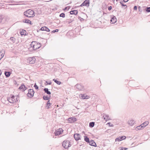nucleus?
<instances>
[{
    "instance_id": "nucleus-1",
    "label": "nucleus",
    "mask_w": 150,
    "mask_h": 150,
    "mask_svg": "<svg viewBox=\"0 0 150 150\" xmlns=\"http://www.w3.org/2000/svg\"><path fill=\"white\" fill-rule=\"evenodd\" d=\"M30 45L31 47H33V49L34 50H37V49H39L41 46L40 43L36 41H33Z\"/></svg>"
},
{
    "instance_id": "nucleus-2",
    "label": "nucleus",
    "mask_w": 150,
    "mask_h": 150,
    "mask_svg": "<svg viewBox=\"0 0 150 150\" xmlns=\"http://www.w3.org/2000/svg\"><path fill=\"white\" fill-rule=\"evenodd\" d=\"M13 98L10 97L9 98H5L3 97L1 99V101L2 102L6 104L8 103V102H9L11 103H14L16 102V101H13Z\"/></svg>"
},
{
    "instance_id": "nucleus-3",
    "label": "nucleus",
    "mask_w": 150,
    "mask_h": 150,
    "mask_svg": "<svg viewBox=\"0 0 150 150\" xmlns=\"http://www.w3.org/2000/svg\"><path fill=\"white\" fill-rule=\"evenodd\" d=\"M24 15L28 17H32L34 16V12L30 9L27 10L24 13Z\"/></svg>"
},
{
    "instance_id": "nucleus-4",
    "label": "nucleus",
    "mask_w": 150,
    "mask_h": 150,
    "mask_svg": "<svg viewBox=\"0 0 150 150\" xmlns=\"http://www.w3.org/2000/svg\"><path fill=\"white\" fill-rule=\"evenodd\" d=\"M69 142L68 140H64L62 143V146L65 149H67L69 147L71 146L69 144Z\"/></svg>"
},
{
    "instance_id": "nucleus-5",
    "label": "nucleus",
    "mask_w": 150,
    "mask_h": 150,
    "mask_svg": "<svg viewBox=\"0 0 150 150\" xmlns=\"http://www.w3.org/2000/svg\"><path fill=\"white\" fill-rule=\"evenodd\" d=\"M27 62L30 64H33L35 63L36 59L35 57H29L27 59Z\"/></svg>"
},
{
    "instance_id": "nucleus-6",
    "label": "nucleus",
    "mask_w": 150,
    "mask_h": 150,
    "mask_svg": "<svg viewBox=\"0 0 150 150\" xmlns=\"http://www.w3.org/2000/svg\"><path fill=\"white\" fill-rule=\"evenodd\" d=\"M34 93V91L33 89H30L28 90V93L27 94V96L30 98L32 97Z\"/></svg>"
},
{
    "instance_id": "nucleus-7",
    "label": "nucleus",
    "mask_w": 150,
    "mask_h": 150,
    "mask_svg": "<svg viewBox=\"0 0 150 150\" xmlns=\"http://www.w3.org/2000/svg\"><path fill=\"white\" fill-rule=\"evenodd\" d=\"M63 131V130L62 128H59L55 130L54 133L55 136H58L61 134Z\"/></svg>"
},
{
    "instance_id": "nucleus-8",
    "label": "nucleus",
    "mask_w": 150,
    "mask_h": 150,
    "mask_svg": "<svg viewBox=\"0 0 150 150\" xmlns=\"http://www.w3.org/2000/svg\"><path fill=\"white\" fill-rule=\"evenodd\" d=\"M75 87L79 91H82L84 90L83 86L80 84H77L75 86Z\"/></svg>"
},
{
    "instance_id": "nucleus-9",
    "label": "nucleus",
    "mask_w": 150,
    "mask_h": 150,
    "mask_svg": "<svg viewBox=\"0 0 150 150\" xmlns=\"http://www.w3.org/2000/svg\"><path fill=\"white\" fill-rule=\"evenodd\" d=\"M67 120L69 123H73L76 121V119L75 117H71L68 118Z\"/></svg>"
},
{
    "instance_id": "nucleus-10",
    "label": "nucleus",
    "mask_w": 150,
    "mask_h": 150,
    "mask_svg": "<svg viewBox=\"0 0 150 150\" xmlns=\"http://www.w3.org/2000/svg\"><path fill=\"white\" fill-rule=\"evenodd\" d=\"M117 21V19L116 17L114 16H112L111 17V20H110V23L111 24L115 23Z\"/></svg>"
},
{
    "instance_id": "nucleus-11",
    "label": "nucleus",
    "mask_w": 150,
    "mask_h": 150,
    "mask_svg": "<svg viewBox=\"0 0 150 150\" xmlns=\"http://www.w3.org/2000/svg\"><path fill=\"white\" fill-rule=\"evenodd\" d=\"M74 136L76 141H78L81 139V136L79 134H75L74 135Z\"/></svg>"
},
{
    "instance_id": "nucleus-12",
    "label": "nucleus",
    "mask_w": 150,
    "mask_h": 150,
    "mask_svg": "<svg viewBox=\"0 0 150 150\" xmlns=\"http://www.w3.org/2000/svg\"><path fill=\"white\" fill-rule=\"evenodd\" d=\"M128 124L131 126L133 125L135 123V121L132 119H130L128 122Z\"/></svg>"
},
{
    "instance_id": "nucleus-13",
    "label": "nucleus",
    "mask_w": 150,
    "mask_h": 150,
    "mask_svg": "<svg viewBox=\"0 0 150 150\" xmlns=\"http://www.w3.org/2000/svg\"><path fill=\"white\" fill-rule=\"evenodd\" d=\"M91 146L96 147L97 145L96 143L94 142L93 140H91L88 143Z\"/></svg>"
},
{
    "instance_id": "nucleus-14",
    "label": "nucleus",
    "mask_w": 150,
    "mask_h": 150,
    "mask_svg": "<svg viewBox=\"0 0 150 150\" xmlns=\"http://www.w3.org/2000/svg\"><path fill=\"white\" fill-rule=\"evenodd\" d=\"M19 89L24 91L27 89V88L24 84H22L19 87Z\"/></svg>"
},
{
    "instance_id": "nucleus-15",
    "label": "nucleus",
    "mask_w": 150,
    "mask_h": 150,
    "mask_svg": "<svg viewBox=\"0 0 150 150\" xmlns=\"http://www.w3.org/2000/svg\"><path fill=\"white\" fill-rule=\"evenodd\" d=\"M81 97L82 99H87L89 98V96L85 94H81Z\"/></svg>"
},
{
    "instance_id": "nucleus-16",
    "label": "nucleus",
    "mask_w": 150,
    "mask_h": 150,
    "mask_svg": "<svg viewBox=\"0 0 150 150\" xmlns=\"http://www.w3.org/2000/svg\"><path fill=\"white\" fill-rule=\"evenodd\" d=\"M40 30H45L47 32H50V30L47 27L44 26L41 28Z\"/></svg>"
},
{
    "instance_id": "nucleus-17",
    "label": "nucleus",
    "mask_w": 150,
    "mask_h": 150,
    "mask_svg": "<svg viewBox=\"0 0 150 150\" xmlns=\"http://www.w3.org/2000/svg\"><path fill=\"white\" fill-rule=\"evenodd\" d=\"M103 117L106 121L110 119L109 115L105 114H103Z\"/></svg>"
},
{
    "instance_id": "nucleus-18",
    "label": "nucleus",
    "mask_w": 150,
    "mask_h": 150,
    "mask_svg": "<svg viewBox=\"0 0 150 150\" xmlns=\"http://www.w3.org/2000/svg\"><path fill=\"white\" fill-rule=\"evenodd\" d=\"M78 13V11L77 10H72L70 12V14L72 15L74 14L75 15H76Z\"/></svg>"
},
{
    "instance_id": "nucleus-19",
    "label": "nucleus",
    "mask_w": 150,
    "mask_h": 150,
    "mask_svg": "<svg viewBox=\"0 0 150 150\" xmlns=\"http://www.w3.org/2000/svg\"><path fill=\"white\" fill-rule=\"evenodd\" d=\"M90 0H86L83 2L85 6L88 7L89 6Z\"/></svg>"
},
{
    "instance_id": "nucleus-20",
    "label": "nucleus",
    "mask_w": 150,
    "mask_h": 150,
    "mask_svg": "<svg viewBox=\"0 0 150 150\" xmlns=\"http://www.w3.org/2000/svg\"><path fill=\"white\" fill-rule=\"evenodd\" d=\"M44 91L45 93H47L48 95H50L51 94V92L49 91L48 89L47 88H45L44 89Z\"/></svg>"
},
{
    "instance_id": "nucleus-21",
    "label": "nucleus",
    "mask_w": 150,
    "mask_h": 150,
    "mask_svg": "<svg viewBox=\"0 0 150 150\" xmlns=\"http://www.w3.org/2000/svg\"><path fill=\"white\" fill-rule=\"evenodd\" d=\"M26 31L24 30H23L21 31L20 32V34L21 35H26Z\"/></svg>"
},
{
    "instance_id": "nucleus-22",
    "label": "nucleus",
    "mask_w": 150,
    "mask_h": 150,
    "mask_svg": "<svg viewBox=\"0 0 150 150\" xmlns=\"http://www.w3.org/2000/svg\"><path fill=\"white\" fill-rule=\"evenodd\" d=\"M4 74L6 77H8L10 76L11 74V73L9 71H5Z\"/></svg>"
},
{
    "instance_id": "nucleus-23",
    "label": "nucleus",
    "mask_w": 150,
    "mask_h": 150,
    "mask_svg": "<svg viewBox=\"0 0 150 150\" xmlns=\"http://www.w3.org/2000/svg\"><path fill=\"white\" fill-rule=\"evenodd\" d=\"M142 125H141L139 126H137L135 128V130L137 131L138 130H140L142 129Z\"/></svg>"
},
{
    "instance_id": "nucleus-24",
    "label": "nucleus",
    "mask_w": 150,
    "mask_h": 150,
    "mask_svg": "<svg viewBox=\"0 0 150 150\" xmlns=\"http://www.w3.org/2000/svg\"><path fill=\"white\" fill-rule=\"evenodd\" d=\"M84 139L85 141L86 142H87L88 143L90 141L89 140V138L87 137L86 136H84Z\"/></svg>"
},
{
    "instance_id": "nucleus-25",
    "label": "nucleus",
    "mask_w": 150,
    "mask_h": 150,
    "mask_svg": "<svg viewBox=\"0 0 150 150\" xmlns=\"http://www.w3.org/2000/svg\"><path fill=\"white\" fill-rule=\"evenodd\" d=\"M23 22H24V23H29L31 24V21L30 20H28V19L23 20Z\"/></svg>"
},
{
    "instance_id": "nucleus-26",
    "label": "nucleus",
    "mask_w": 150,
    "mask_h": 150,
    "mask_svg": "<svg viewBox=\"0 0 150 150\" xmlns=\"http://www.w3.org/2000/svg\"><path fill=\"white\" fill-rule=\"evenodd\" d=\"M149 124V122L148 121H146L145 122H144L143 124H142V127H146V126L148 125Z\"/></svg>"
},
{
    "instance_id": "nucleus-27",
    "label": "nucleus",
    "mask_w": 150,
    "mask_h": 150,
    "mask_svg": "<svg viewBox=\"0 0 150 150\" xmlns=\"http://www.w3.org/2000/svg\"><path fill=\"white\" fill-rule=\"evenodd\" d=\"M50 96L49 97H48L47 96H43V98L44 100H48L50 99Z\"/></svg>"
},
{
    "instance_id": "nucleus-28",
    "label": "nucleus",
    "mask_w": 150,
    "mask_h": 150,
    "mask_svg": "<svg viewBox=\"0 0 150 150\" xmlns=\"http://www.w3.org/2000/svg\"><path fill=\"white\" fill-rule=\"evenodd\" d=\"M15 96H14L13 95L11 97V98H13L12 99H13V101H16H16H18V100H17V98H18V96H16V98H15Z\"/></svg>"
},
{
    "instance_id": "nucleus-29",
    "label": "nucleus",
    "mask_w": 150,
    "mask_h": 150,
    "mask_svg": "<svg viewBox=\"0 0 150 150\" xmlns=\"http://www.w3.org/2000/svg\"><path fill=\"white\" fill-rule=\"evenodd\" d=\"M15 96H14L13 95L11 97V98H13L12 99H13V101H16H16H18V100H17V98H18V96H16V98H15Z\"/></svg>"
},
{
    "instance_id": "nucleus-30",
    "label": "nucleus",
    "mask_w": 150,
    "mask_h": 150,
    "mask_svg": "<svg viewBox=\"0 0 150 150\" xmlns=\"http://www.w3.org/2000/svg\"><path fill=\"white\" fill-rule=\"evenodd\" d=\"M95 125V122H91L89 123V126L90 127H93Z\"/></svg>"
},
{
    "instance_id": "nucleus-31",
    "label": "nucleus",
    "mask_w": 150,
    "mask_h": 150,
    "mask_svg": "<svg viewBox=\"0 0 150 150\" xmlns=\"http://www.w3.org/2000/svg\"><path fill=\"white\" fill-rule=\"evenodd\" d=\"M53 81L56 83L58 85H60L61 83V82L60 81H59L57 80L56 79H53Z\"/></svg>"
},
{
    "instance_id": "nucleus-32",
    "label": "nucleus",
    "mask_w": 150,
    "mask_h": 150,
    "mask_svg": "<svg viewBox=\"0 0 150 150\" xmlns=\"http://www.w3.org/2000/svg\"><path fill=\"white\" fill-rule=\"evenodd\" d=\"M51 105V103H50V100H48L47 102L46 106V107H47V109H49V107Z\"/></svg>"
},
{
    "instance_id": "nucleus-33",
    "label": "nucleus",
    "mask_w": 150,
    "mask_h": 150,
    "mask_svg": "<svg viewBox=\"0 0 150 150\" xmlns=\"http://www.w3.org/2000/svg\"><path fill=\"white\" fill-rule=\"evenodd\" d=\"M122 140V136L120 137V138H117L115 139V141L120 142Z\"/></svg>"
},
{
    "instance_id": "nucleus-34",
    "label": "nucleus",
    "mask_w": 150,
    "mask_h": 150,
    "mask_svg": "<svg viewBox=\"0 0 150 150\" xmlns=\"http://www.w3.org/2000/svg\"><path fill=\"white\" fill-rule=\"evenodd\" d=\"M138 10H139V14H140L141 13V12L142 11V8L140 6H139L138 7Z\"/></svg>"
},
{
    "instance_id": "nucleus-35",
    "label": "nucleus",
    "mask_w": 150,
    "mask_h": 150,
    "mask_svg": "<svg viewBox=\"0 0 150 150\" xmlns=\"http://www.w3.org/2000/svg\"><path fill=\"white\" fill-rule=\"evenodd\" d=\"M73 21V20L72 19H68L67 20V22L69 24L71 23Z\"/></svg>"
},
{
    "instance_id": "nucleus-36",
    "label": "nucleus",
    "mask_w": 150,
    "mask_h": 150,
    "mask_svg": "<svg viewBox=\"0 0 150 150\" xmlns=\"http://www.w3.org/2000/svg\"><path fill=\"white\" fill-rule=\"evenodd\" d=\"M145 10L147 12H150V7H147L145 9Z\"/></svg>"
},
{
    "instance_id": "nucleus-37",
    "label": "nucleus",
    "mask_w": 150,
    "mask_h": 150,
    "mask_svg": "<svg viewBox=\"0 0 150 150\" xmlns=\"http://www.w3.org/2000/svg\"><path fill=\"white\" fill-rule=\"evenodd\" d=\"M59 17H62V18H64L65 16V14L64 13H62L60 14L59 16Z\"/></svg>"
},
{
    "instance_id": "nucleus-38",
    "label": "nucleus",
    "mask_w": 150,
    "mask_h": 150,
    "mask_svg": "<svg viewBox=\"0 0 150 150\" xmlns=\"http://www.w3.org/2000/svg\"><path fill=\"white\" fill-rule=\"evenodd\" d=\"M10 40L11 41H13V43L15 42V38L13 37H11L10 38Z\"/></svg>"
},
{
    "instance_id": "nucleus-39",
    "label": "nucleus",
    "mask_w": 150,
    "mask_h": 150,
    "mask_svg": "<svg viewBox=\"0 0 150 150\" xmlns=\"http://www.w3.org/2000/svg\"><path fill=\"white\" fill-rule=\"evenodd\" d=\"M46 83L47 84L51 85L52 83L50 81H46Z\"/></svg>"
},
{
    "instance_id": "nucleus-40",
    "label": "nucleus",
    "mask_w": 150,
    "mask_h": 150,
    "mask_svg": "<svg viewBox=\"0 0 150 150\" xmlns=\"http://www.w3.org/2000/svg\"><path fill=\"white\" fill-rule=\"evenodd\" d=\"M34 87L37 90L38 89V86L36 84V83H35L34 85Z\"/></svg>"
},
{
    "instance_id": "nucleus-41",
    "label": "nucleus",
    "mask_w": 150,
    "mask_h": 150,
    "mask_svg": "<svg viewBox=\"0 0 150 150\" xmlns=\"http://www.w3.org/2000/svg\"><path fill=\"white\" fill-rule=\"evenodd\" d=\"M59 31V30L57 29L54 30L52 31L53 33L57 32Z\"/></svg>"
},
{
    "instance_id": "nucleus-42",
    "label": "nucleus",
    "mask_w": 150,
    "mask_h": 150,
    "mask_svg": "<svg viewBox=\"0 0 150 150\" xmlns=\"http://www.w3.org/2000/svg\"><path fill=\"white\" fill-rule=\"evenodd\" d=\"M1 53V54H0V57H2V58L4 56V53H1V52H0Z\"/></svg>"
},
{
    "instance_id": "nucleus-43",
    "label": "nucleus",
    "mask_w": 150,
    "mask_h": 150,
    "mask_svg": "<svg viewBox=\"0 0 150 150\" xmlns=\"http://www.w3.org/2000/svg\"><path fill=\"white\" fill-rule=\"evenodd\" d=\"M137 6H134L133 9L134 10H137Z\"/></svg>"
},
{
    "instance_id": "nucleus-44",
    "label": "nucleus",
    "mask_w": 150,
    "mask_h": 150,
    "mask_svg": "<svg viewBox=\"0 0 150 150\" xmlns=\"http://www.w3.org/2000/svg\"><path fill=\"white\" fill-rule=\"evenodd\" d=\"M112 8V7L111 6H110L108 8V9L110 11L111 10Z\"/></svg>"
},
{
    "instance_id": "nucleus-45",
    "label": "nucleus",
    "mask_w": 150,
    "mask_h": 150,
    "mask_svg": "<svg viewBox=\"0 0 150 150\" xmlns=\"http://www.w3.org/2000/svg\"><path fill=\"white\" fill-rule=\"evenodd\" d=\"M2 19V17L1 16H0V23L1 22Z\"/></svg>"
},
{
    "instance_id": "nucleus-46",
    "label": "nucleus",
    "mask_w": 150,
    "mask_h": 150,
    "mask_svg": "<svg viewBox=\"0 0 150 150\" xmlns=\"http://www.w3.org/2000/svg\"><path fill=\"white\" fill-rule=\"evenodd\" d=\"M126 137L125 136H122V140L125 139Z\"/></svg>"
},
{
    "instance_id": "nucleus-47",
    "label": "nucleus",
    "mask_w": 150,
    "mask_h": 150,
    "mask_svg": "<svg viewBox=\"0 0 150 150\" xmlns=\"http://www.w3.org/2000/svg\"><path fill=\"white\" fill-rule=\"evenodd\" d=\"M85 6V5L84 4V3L83 2L80 5L81 6Z\"/></svg>"
},
{
    "instance_id": "nucleus-48",
    "label": "nucleus",
    "mask_w": 150,
    "mask_h": 150,
    "mask_svg": "<svg viewBox=\"0 0 150 150\" xmlns=\"http://www.w3.org/2000/svg\"><path fill=\"white\" fill-rule=\"evenodd\" d=\"M127 149H128L127 148H123L122 147V150H126Z\"/></svg>"
},
{
    "instance_id": "nucleus-49",
    "label": "nucleus",
    "mask_w": 150,
    "mask_h": 150,
    "mask_svg": "<svg viewBox=\"0 0 150 150\" xmlns=\"http://www.w3.org/2000/svg\"><path fill=\"white\" fill-rule=\"evenodd\" d=\"M80 18H81V19H80L81 21H83L84 20L83 18H81V17H79V19H80Z\"/></svg>"
},
{
    "instance_id": "nucleus-50",
    "label": "nucleus",
    "mask_w": 150,
    "mask_h": 150,
    "mask_svg": "<svg viewBox=\"0 0 150 150\" xmlns=\"http://www.w3.org/2000/svg\"><path fill=\"white\" fill-rule=\"evenodd\" d=\"M108 124H109L110 126L112 127L113 126V125H112V124L111 125H110L111 124L110 123H108Z\"/></svg>"
},
{
    "instance_id": "nucleus-51",
    "label": "nucleus",
    "mask_w": 150,
    "mask_h": 150,
    "mask_svg": "<svg viewBox=\"0 0 150 150\" xmlns=\"http://www.w3.org/2000/svg\"><path fill=\"white\" fill-rule=\"evenodd\" d=\"M67 8H68V7H65V8L64 9V11H65V10H67Z\"/></svg>"
},
{
    "instance_id": "nucleus-52",
    "label": "nucleus",
    "mask_w": 150,
    "mask_h": 150,
    "mask_svg": "<svg viewBox=\"0 0 150 150\" xmlns=\"http://www.w3.org/2000/svg\"><path fill=\"white\" fill-rule=\"evenodd\" d=\"M128 1H129V0H123V1L125 2H127Z\"/></svg>"
},
{
    "instance_id": "nucleus-53",
    "label": "nucleus",
    "mask_w": 150,
    "mask_h": 150,
    "mask_svg": "<svg viewBox=\"0 0 150 150\" xmlns=\"http://www.w3.org/2000/svg\"><path fill=\"white\" fill-rule=\"evenodd\" d=\"M123 6H126V8L127 7V6L126 5H124L123 4H122V7Z\"/></svg>"
},
{
    "instance_id": "nucleus-54",
    "label": "nucleus",
    "mask_w": 150,
    "mask_h": 150,
    "mask_svg": "<svg viewBox=\"0 0 150 150\" xmlns=\"http://www.w3.org/2000/svg\"><path fill=\"white\" fill-rule=\"evenodd\" d=\"M120 4L122 6V1H120Z\"/></svg>"
},
{
    "instance_id": "nucleus-55",
    "label": "nucleus",
    "mask_w": 150,
    "mask_h": 150,
    "mask_svg": "<svg viewBox=\"0 0 150 150\" xmlns=\"http://www.w3.org/2000/svg\"><path fill=\"white\" fill-rule=\"evenodd\" d=\"M1 70H0V76H1Z\"/></svg>"
},
{
    "instance_id": "nucleus-56",
    "label": "nucleus",
    "mask_w": 150,
    "mask_h": 150,
    "mask_svg": "<svg viewBox=\"0 0 150 150\" xmlns=\"http://www.w3.org/2000/svg\"><path fill=\"white\" fill-rule=\"evenodd\" d=\"M14 82H15V83H14L15 84H16L17 83V82L16 81H15Z\"/></svg>"
},
{
    "instance_id": "nucleus-57",
    "label": "nucleus",
    "mask_w": 150,
    "mask_h": 150,
    "mask_svg": "<svg viewBox=\"0 0 150 150\" xmlns=\"http://www.w3.org/2000/svg\"><path fill=\"white\" fill-rule=\"evenodd\" d=\"M120 150H122V147L120 148Z\"/></svg>"
},
{
    "instance_id": "nucleus-58",
    "label": "nucleus",
    "mask_w": 150,
    "mask_h": 150,
    "mask_svg": "<svg viewBox=\"0 0 150 150\" xmlns=\"http://www.w3.org/2000/svg\"><path fill=\"white\" fill-rule=\"evenodd\" d=\"M114 2L115 0H112Z\"/></svg>"
},
{
    "instance_id": "nucleus-59",
    "label": "nucleus",
    "mask_w": 150,
    "mask_h": 150,
    "mask_svg": "<svg viewBox=\"0 0 150 150\" xmlns=\"http://www.w3.org/2000/svg\"><path fill=\"white\" fill-rule=\"evenodd\" d=\"M119 0H116V1H119Z\"/></svg>"
}]
</instances>
